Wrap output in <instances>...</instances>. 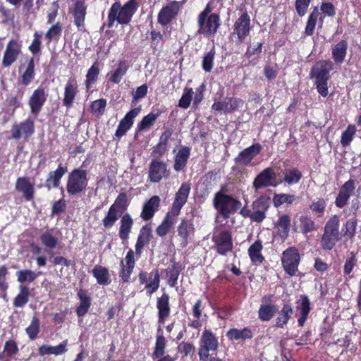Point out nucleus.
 <instances>
[{"instance_id": "1", "label": "nucleus", "mask_w": 361, "mask_h": 361, "mask_svg": "<svg viewBox=\"0 0 361 361\" xmlns=\"http://www.w3.org/2000/svg\"><path fill=\"white\" fill-rule=\"evenodd\" d=\"M137 9L135 0H130L123 6L118 2L114 3L109 12L108 27H111L115 21L120 24H128Z\"/></svg>"}, {"instance_id": "2", "label": "nucleus", "mask_w": 361, "mask_h": 361, "mask_svg": "<svg viewBox=\"0 0 361 361\" xmlns=\"http://www.w3.org/2000/svg\"><path fill=\"white\" fill-rule=\"evenodd\" d=\"M214 206L224 218H228L231 214L240 209L241 202L229 195L219 192L216 193L214 198Z\"/></svg>"}, {"instance_id": "3", "label": "nucleus", "mask_w": 361, "mask_h": 361, "mask_svg": "<svg viewBox=\"0 0 361 361\" xmlns=\"http://www.w3.org/2000/svg\"><path fill=\"white\" fill-rule=\"evenodd\" d=\"M339 217L336 215L331 216L327 221L324 233L322 238L321 245L324 249L331 250L339 240Z\"/></svg>"}, {"instance_id": "4", "label": "nucleus", "mask_w": 361, "mask_h": 361, "mask_svg": "<svg viewBox=\"0 0 361 361\" xmlns=\"http://www.w3.org/2000/svg\"><path fill=\"white\" fill-rule=\"evenodd\" d=\"M211 10L207 6L200 13L198 18L199 30L198 32L205 36L214 35L219 26V17L216 14H209Z\"/></svg>"}, {"instance_id": "5", "label": "nucleus", "mask_w": 361, "mask_h": 361, "mask_svg": "<svg viewBox=\"0 0 361 361\" xmlns=\"http://www.w3.org/2000/svg\"><path fill=\"white\" fill-rule=\"evenodd\" d=\"M87 185V172L83 169H75L69 175L66 190L69 195H75L82 190Z\"/></svg>"}, {"instance_id": "6", "label": "nucleus", "mask_w": 361, "mask_h": 361, "mask_svg": "<svg viewBox=\"0 0 361 361\" xmlns=\"http://www.w3.org/2000/svg\"><path fill=\"white\" fill-rule=\"evenodd\" d=\"M281 262L285 271L290 276L295 275L300 262L298 250L295 247H289L283 251Z\"/></svg>"}, {"instance_id": "7", "label": "nucleus", "mask_w": 361, "mask_h": 361, "mask_svg": "<svg viewBox=\"0 0 361 361\" xmlns=\"http://www.w3.org/2000/svg\"><path fill=\"white\" fill-rule=\"evenodd\" d=\"M243 102L236 97H225L221 100L215 99L212 109L220 114H226L242 107Z\"/></svg>"}, {"instance_id": "8", "label": "nucleus", "mask_w": 361, "mask_h": 361, "mask_svg": "<svg viewBox=\"0 0 361 361\" xmlns=\"http://www.w3.org/2000/svg\"><path fill=\"white\" fill-rule=\"evenodd\" d=\"M278 184L276 173L271 168L264 169L253 181V187L256 190L262 188L276 187Z\"/></svg>"}, {"instance_id": "9", "label": "nucleus", "mask_w": 361, "mask_h": 361, "mask_svg": "<svg viewBox=\"0 0 361 361\" xmlns=\"http://www.w3.org/2000/svg\"><path fill=\"white\" fill-rule=\"evenodd\" d=\"M190 192V185L188 183H183L175 195V199L169 212L173 216H178L182 207L186 203Z\"/></svg>"}, {"instance_id": "10", "label": "nucleus", "mask_w": 361, "mask_h": 361, "mask_svg": "<svg viewBox=\"0 0 361 361\" xmlns=\"http://www.w3.org/2000/svg\"><path fill=\"white\" fill-rule=\"evenodd\" d=\"M213 241L215 243L218 253L220 255H225L233 248L231 233L228 231L224 230L219 234L214 235Z\"/></svg>"}, {"instance_id": "11", "label": "nucleus", "mask_w": 361, "mask_h": 361, "mask_svg": "<svg viewBox=\"0 0 361 361\" xmlns=\"http://www.w3.org/2000/svg\"><path fill=\"white\" fill-rule=\"evenodd\" d=\"M334 68V63L330 60L317 62L312 68L310 75L316 80H326L329 79V72Z\"/></svg>"}, {"instance_id": "12", "label": "nucleus", "mask_w": 361, "mask_h": 361, "mask_svg": "<svg viewBox=\"0 0 361 361\" xmlns=\"http://www.w3.org/2000/svg\"><path fill=\"white\" fill-rule=\"evenodd\" d=\"M21 52V44L17 40H11L6 48L4 54L2 65L4 67H9L17 59Z\"/></svg>"}, {"instance_id": "13", "label": "nucleus", "mask_w": 361, "mask_h": 361, "mask_svg": "<svg viewBox=\"0 0 361 361\" xmlns=\"http://www.w3.org/2000/svg\"><path fill=\"white\" fill-rule=\"evenodd\" d=\"M250 30V18L247 13H243L233 25V34L236 35L240 42L249 35Z\"/></svg>"}, {"instance_id": "14", "label": "nucleus", "mask_w": 361, "mask_h": 361, "mask_svg": "<svg viewBox=\"0 0 361 361\" xmlns=\"http://www.w3.org/2000/svg\"><path fill=\"white\" fill-rule=\"evenodd\" d=\"M169 175L167 165L163 161L153 160L149 167V179L151 182L158 183Z\"/></svg>"}, {"instance_id": "15", "label": "nucleus", "mask_w": 361, "mask_h": 361, "mask_svg": "<svg viewBox=\"0 0 361 361\" xmlns=\"http://www.w3.org/2000/svg\"><path fill=\"white\" fill-rule=\"evenodd\" d=\"M181 4L178 1H171L164 7L158 16V21L160 24L166 25L178 14Z\"/></svg>"}, {"instance_id": "16", "label": "nucleus", "mask_w": 361, "mask_h": 361, "mask_svg": "<svg viewBox=\"0 0 361 361\" xmlns=\"http://www.w3.org/2000/svg\"><path fill=\"white\" fill-rule=\"evenodd\" d=\"M140 108H135L130 111L125 117L120 121L116 130L115 135L117 137H121L131 128L133 124L134 118L139 114Z\"/></svg>"}, {"instance_id": "17", "label": "nucleus", "mask_w": 361, "mask_h": 361, "mask_svg": "<svg viewBox=\"0 0 361 361\" xmlns=\"http://www.w3.org/2000/svg\"><path fill=\"white\" fill-rule=\"evenodd\" d=\"M47 94L44 89L39 87L36 89L31 95L29 100L31 112L38 114L47 99Z\"/></svg>"}, {"instance_id": "18", "label": "nucleus", "mask_w": 361, "mask_h": 361, "mask_svg": "<svg viewBox=\"0 0 361 361\" xmlns=\"http://www.w3.org/2000/svg\"><path fill=\"white\" fill-rule=\"evenodd\" d=\"M11 133L16 140L20 139L21 136L27 138L34 133V122L27 119L20 125H15L12 128Z\"/></svg>"}, {"instance_id": "19", "label": "nucleus", "mask_w": 361, "mask_h": 361, "mask_svg": "<svg viewBox=\"0 0 361 361\" xmlns=\"http://www.w3.org/2000/svg\"><path fill=\"white\" fill-rule=\"evenodd\" d=\"M135 267V258L134 252L132 250H130L126 257L121 262V273L120 276L123 281H128L130 278V275Z\"/></svg>"}, {"instance_id": "20", "label": "nucleus", "mask_w": 361, "mask_h": 361, "mask_svg": "<svg viewBox=\"0 0 361 361\" xmlns=\"http://www.w3.org/2000/svg\"><path fill=\"white\" fill-rule=\"evenodd\" d=\"M355 188L354 180H349L345 182L341 187L339 194L336 199V205L340 208L344 207L347 204Z\"/></svg>"}, {"instance_id": "21", "label": "nucleus", "mask_w": 361, "mask_h": 361, "mask_svg": "<svg viewBox=\"0 0 361 361\" xmlns=\"http://www.w3.org/2000/svg\"><path fill=\"white\" fill-rule=\"evenodd\" d=\"M16 189L20 192L27 201H30L34 197V183H31L25 177H20L16 180Z\"/></svg>"}, {"instance_id": "22", "label": "nucleus", "mask_w": 361, "mask_h": 361, "mask_svg": "<svg viewBox=\"0 0 361 361\" xmlns=\"http://www.w3.org/2000/svg\"><path fill=\"white\" fill-rule=\"evenodd\" d=\"M78 93V84L74 78H70L65 86L63 105L68 108L72 106L75 97Z\"/></svg>"}, {"instance_id": "23", "label": "nucleus", "mask_w": 361, "mask_h": 361, "mask_svg": "<svg viewBox=\"0 0 361 361\" xmlns=\"http://www.w3.org/2000/svg\"><path fill=\"white\" fill-rule=\"evenodd\" d=\"M296 311L299 312L301 316L298 319V324L302 326L307 318L310 312V302L306 295H301L299 300L296 302Z\"/></svg>"}, {"instance_id": "24", "label": "nucleus", "mask_w": 361, "mask_h": 361, "mask_svg": "<svg viewBox=\"0 0 361 361\" xmlns=\"http://www.w3.org/2000/svg\"><path fill=\"white\" fill-rule=\"evenodd\" d=\"M259 144L253 145L242 151L237 157V161L243 165H247L261 151Z\"/></svg>"}, {"instance_id": "25", "label": "nucleus", "mask_w": 361, "mask_h": 361, "mask_svg": "<svg viewBox=\"0 0 361 361\" xmlns=\"http://www.w3.org/2000/svg\"><path fill=\"white\" fill-rule=\"evenodd\" d=\"M192 224L183 219L178 226V235L179 236L180 244L182 247H185L188 243V237L193 232Z\"/></svg>"}, {"instance_id": "26", "label": "nucleus", "mask_w": 361, "mask_h": 361, "mask_svg": "<svg viewBox=\"0 0 361 361\" xmlns=\"http://www.w3.org/2000/svg\"><path fill=\"white\" fill-rule=\"evenodd\" d=\"M68 341H64L56 346L42 345L39 348V354L40 355H61L67 351Z\"/></svg>"}, {"instance_id": "27", "label": "nucleus", "mask_w": 361, "mask_h": 361, "mask_svg": "<svg viewBox=\"0 0 361 361\" xmlns=\"http://www.w3.org/2000/svg\"><path fill=\"white\" fill-rule=\"evenodd\" d=\"M348 42L341 40L332 48V59L337 64H341L346 56Z\"/></svg>"}, {"instance_id": "28", "label": "nucleus", "mask_w": 361, "mask_h": 361, "mask_svg": "<svg viewBox=\"0 0 361 361\" xmlns=\"http://www.w3.org/2000/svg\"><path fill=\"white\" fill-rule=\"evenodd\" d=\"M160 203V198L158 196H153L144 205L141 216L144 220H149L152 218L155 211Z\"/></svg>"}, {"instance_id": "29", "label": "nucleus", "mask_w": 361, "mask_h": 361, "mask_svg": "<svg viewBox=\"0 0 361 361\" xmlns=\"http://www.w3.org/2000/svg\"><path fill=\"white\" fill-rule=\"evenodd\" d=\"M128 68L129 65L126 61H119L116 64L115 70L109 73V80L114 83L120 82L123 77L126 75Z\"/></svg>"}, {"instance_id": "30", "label": "nucleus", "mask_w": 361, "mask_h": 361, "mask_svg": "<svg viewBox=\"0 0 361 361\" xmlns=\"http://www.w3.org/2000/svg\"><path fill=\"white\" fill-rule=\"evenodd\" d=\"M157 308L159 310V322L164 323L170 312L169 296L167 294H164L158 298Z\"/></svg>"}, {"instance_id": "31", "label": "nucleus", "mask_w": 361, "mask_h": 361, "mask_svg": "<svg viewBox=\"0 0 361 361\" xmlns=\"http://www.w3.org/2000/svg\"><path fill=\"white\" fill-rule=\"evenodd\" d=\"M276 228L280 237L285 240L288 236L290 226V219L288 215H282L276 223Z\"/></svg>"}, {"instance_id": "32", "label": "nucleus", "mask_w": 361, "mask_h": 361, "mask_svg": "<svg viewBox=\"0 0 361 361\" xmlns=\"http://www.w3.org/2000/svg\"><path fill=\"white\" fill-rule=\"evenodd\" d=\"M177 216L169 212L162 223L157 228V235L161 237L166 235L176 223Z\"/></svg>"}, {"instance_id": "33", "label": "nucleus", "mask_w": 361, "mask_h": 361, "mask_svg": "<svg viewBox=\"0 0 361 361\" xmlns=\"http://www.w3.org/2000/svg\"><path fill=\"white\" fill-rule=\"evenodd\" d=\"M190 156V149L187 147H183L178 152L174 163V169L176 171H180L185 166L188 159Z\"/></svg>"}, {"instance_id": "34", "label": "nucleus", "mask_w": 361, "mask_h": 361, "mask_svg": "<svg viewBox=\"0 0 361 361\" xmlns=\"http://www.w3.org/2000/svg\"><path fill=\"white\" fill-rule=\"evenodd\" d=\"M66 169L59 166V168L49 173V176L46 180V185L48 188L57 187L59 181L66 173Z\"/></svg>"}, {"instance_id": "35", "label": "nucleus", "mask_w": 361, "mask_h": 361, "mask_svg": "<svg viewBox=\"0 0 361 361\" xmlns=\"http://www.w3.org/2000/svg\"><path fill=\"white\" fill-rule=\"evenodd\" d=\"M133 223V221L130 214H126L122 216L119 228V236L123 240L128 238Z\"/></svg>"}, {"instance_id": "36", "label": "nucleus", "mask_w": 361, "mask_h": 361, "mask_svg": "<svg viewBox=\"0 0 361 361\" xmlns=\"http://www.w3.org/2000/svg\"><path fill=\"white\" fill-rule=\"evenodd\" d=\"M226 336L229 340H246L250 339L252 337V333L248 328H244L243 329H238L235 328L230 329Z\"/></svg>"}, {"instance_id": "37", "label": "nucleus", "mask_w": 361, "mask_h": 361, "mask_svg": "<svg viewBox=\"0 0 361 361\" xmlns=\"http://www.w3.org/2000/svg\"><path fill=\"white\" fill-rule=\"evenodd\" d=\"M302 178V173L295 168L286 169L283 173V180L288 185L298 183Z\"/></svg>"}, {"instance_id": "38", "label": "nucleus", "mask_w": 361, "mask_h": 361, "mask_svg": "<svg viewBox=\"0 0 361 361\" xmlns=\"http://www.w3.org/2000/svg\"><path fill=\"white\" fill-rule=\"evenodd\" d=\"M202 345L211 350H216L219 346L216 336L209 330H204L201 337Z\"/></svg>"}, {"instance_id": "39", "label": "nucleus", "mask_w": 361, "mask_h": 361, "mask_svg": "<svg viewBox=\"0 0 361 361\" xmlns=\"http://www.w3.org/2000/svg\"><path fill=\"white\" fill-rule=\"evenodd\" d=\"M93 276L96 278L98 283L106 285L110 283L109 271L106 268L97 265L92 271Z\"/></svg>"}, {"instance_id": "40", "label": "nucleus", "mask_w": 361, "mask_h": 361, "mask_svg": "<svg viewBox=\"0 0 361 361\" xmlns=\"http://www.w3.org/2000/svg\"><path fill=\"white\" fill-rule=\"evenodd\" d=\"M262 245L259 241L254 243L248 249L249 256L251 261L255 263H262L264 257L261 253Z\"/></svg>"}, {"instance_id": "41", "label": "nucleus", "mask_w": 361, "mask_h": 361, "mask_svg": "<svg viewBox=\"0 0 361 361\" xmlns=\"http://www.w3.org/2000/svg\"><path fill=\"white\" fill-rule=\"evenodd\" d=\"M292 314L293 309L290 305H285L279 313V316L276 319V325L279 327H283L286 325Z\"/></svg>"}, {"instance_id": "42", "label": "nucleus", "mask_w": 361, "mask_h": 361, "mask_svg": "<svg viewBox=\"0 0 361 361\" xmlns=\"http://www.w3.org/2000/svg\"><path fill=\"white\" fill-rule=\"evenodd\" d=\"M276 310L277 309L274 305H261L258 312L259 318L262 321H269L272 318Z\"/></svg>"}, {"instance_id": "43", "label": "nucleus", "mask_w": 361, "mask_h": 361, "mask_svg": "<svg viewBox=\"0 0 361 361\" xmlns=\"http://www.w3.org/2000/svg\"><path fill=\"white\" fill-rule=\"evenodd\" d=\"M35 63L34 59L30 58L28 60V64L25 69V71L21 75V81L24 85H27L31 82L35 76Z\"/></svg>"}, {"instance_id": "44", "label": "nucleus", "mask_w": 361, "mask_h": 361, "mask_svg": "<svg viewBox=\"0 0 361 361\" xmlns=\"http://www.w3.org/2000/svg\"><path fill=\"white\" fill-rule=\"evenodd\" d=\"M30 292L26 286H20V293L15 298L13 305L16 307H21L28 302Z\"/></svg>"}, {"instance_id": "45", "label": "nucleus", "mask_w": 361, "mask_h": 361, "mask_svg": "<svg viewBox=\"0 0 361 361\" xmlns=\"http://www.w3.org/2000/svg\"><path fill=\"white\" fill-rule=\"evenodd\" d=\"M16 276L18 281L20 283H31L37 277V274L35 271L29 269L20 270L16 272Z\"/></svg>"}, {"instance_id": "46", "label": "nucleus", "mask_w": 361, "mask_h": 361, "mask_svg": "<svg viewBox=\"0 0 361 361\" xmlns=\"http://www.w3.org/2000/svg\"><path fill=\"white\" fill-rule=\"evenodd\" d=\"M99 74V68L96 64H93L88 70L86 75L85 86L88 90L96 82Z\"/></svg>"}, {"instance_id": "47", "label": "nucleus", "mask_w": 361, "mask_h": 361, "mask_svg": "<svg viewBox=\"0 0 361 361\" xmlns=\"http://www.w3.org/2000/svg\"><path fill=\"white\" fill-rule=\"evenodd\" d=\"M78 296L80 299V304L77 308L76 312L77 314L80 317L85 315L87 312L90 306V301L83 291H80L78 293Z\"/></svg>"}, {"instance_id": "48", "label": "nucleus", "mask_w": 361, "mask_h": 361, "mask_svg": "<svg viewBox=\"0 0 361 361\" xmlns=\"http://www.w3.org/2000/svg\"><path fill=\"white\" fill-rule=\"evenodd\" d=\"M319 15V10L317 7L314 8L308 18V20L305 27V34L312 35L316 26V23Z\"/></svg>"}, {"instance_id": "49", "label": "nucleus", "mask_w": 361, "mask_h": 361, "mask_svg": "<svg viewBox=\"0 0 361 361\" xmlns=\"http://www.w3.org/2000/svg\"><path fill=\"white\" fill-rule=\"evenodd\" d=\"M128 197L126 193H120L116 197L114 203L110 207L114 208V210L118 212L120 214L128 207Z\"/></svg>"}, {"instance_id": "50", "label": "nucleus", "mask_w": 361, "mask_h": 361, "mask_svg": "<svg viewBox=\"0 0 361 361\" xmlns=\"http://www.w3.org/2000/svg\"><path fill=\"white\" fill-rule=\"evenodd\" d=\"M121 214L118 212L114 210V208L110 207L107 214L103 219L104 226L106 228L112 227Z\"/></svg>"}, {"instance_id": "51", "label": "nucleus", "mask_w": 361, "mask_h": 361, "mask_svg": "<svg viewBox=\"0 0 361 361\" xmlns=\"http://www.w3.org/2000/svg\"><path fill=\"white\" fill-rule=\"evenodd\" d=\"M297 199V197L290 194H277L273 197V202L276 207H279L283 204H292Z\"/></svg>"}, {"instance_id": "52", "label": "nucleus", "mask_w": 361, "mask_h": 361, "mask_svg": "<svg viewBox=\"0 0 361 361\" xmlns=\"http://www.w3.org/2000/svg\"><path fill=\"white\" fill-rule=\"evenodd\" d=\"M40 240L42 245L49 250L54 249L58 244V240L54 237L50 232L42 233L40 235Z\"/></svg>"}, {"instance_id": "53", "label": "nucleus", "mask_w": 361, "mask_h": 361, "mask_svg": "<svg viewBox=\"0 0 361 361\" xmlns=\"http://www.w3.org/2000/svg\"><path fill=\"white\" fill-rule=\"evenodd\" d=\"M194 92L192 88L185 87L183 94L178 102V106L183 109H188L192 99Z\"/></svg>"}, {"instance_id": "54", "label": "nucleus", "mask_w": 361, "mask_h": 361, "mask_svg": "<svg viewBox=\"0 0 361 361\" xmlns=\"http://www.w3.org/2000/svg\"><path fill=\"white\" fill-rule=\"evenodd\" d=\"M75 23L78 27H81L83 25V22L85 17V8L82 4L78 3L76 4L75 11Z\"/></svg>"}, {"instance_id": "55", "label": "nucleus", "mask_w": 361, "mask_h": 361, "mask_svg": "<svg viewBox=\"0 0 361 361\" xmlns=\"http://www.w3.org/2000/svg\"><path fill=\"white\" fill-rule=\"evenodd\" d=\"M25 331L29 338L32 340L35 339L39 331V321L34 317L32 319L30 324L25 329Z\"/></svg>"}, {"instance_id": "56", "label": "nucleus", "mask_w": 361, "mask_h": 361, "mask_svg": "<svg viewBox=\"0 0 361 361\" xmlns=\"http://www.w3.org/2000/svg\"><path fill=\"white\" fill-rule=\"evenodd\" d=\"M165 347H166V339L165 338L160 335L157 337L156 344L154 351L153 353V356L156 357H160L164 355L165 353Z\"/></svg>"}, {"instance_id": "57", "label": "nucleus", "mask_w": 361, "mask_h": 361, "mask_svg": "<svg viewBox=\"0 0 361 361\" xmlns=\"http://www.w3.org/2000/svg\"><path fill=\"white\" fill-rule=\"evenodd\" d=\"M301 231L303 233H307L315 229V224L313 220L307 216L300 217Z\"/></svg>"}, {"instance_id": "58", "label": "nucleus", "mask_w": 361, "mask_h": 361, "mask_svg": "<svg viewBox=\"0 0 361 361\" xmlns=\"http://www.w3.org/2000/svg\"><path fill=\"white\" fill-rule=\"evenodd\" d=\"M157 118V116L150 113L145 116L142 120L140 121V123L138 124L137 128L138 130L142 131L146 129L149 128L152 124L154 123Z\"/></svg>"}, {"instance_id": "59", "label": "nucleus", "mask_w": 361, "mask_h": 361, "mask_svg": "<svg viewBox=\"0 0 361 361\" xmlns=\"http://www.w3.org/2000/svg\"><path fill=\"white\" fill-rule=\"evenodd\" d=\"M355 127L353 125H349L347 129L343 133L341 142L343 146L348 145L352 141L353 136L355 133Z\"/></svg>"}, {"instance_id": "60", "label": "nucleus", "mask_w": 361, "mask_h": 361, "mask_svg": "<svg viewBox=\"0 0 361 361\" xmlns=\"http://www.w3.org/2000/svg\"><path fill=\"white\" fill-rule=\"evenodd\" d=\"M152 281L146 285V288L149 294L155 292L159 286V274L157 270L151 273Z\"/></svg>"}, {"instance_id": "61", "label": "nucleus", "mask_w": 361, "mask_h": 361, "mask_svg": "<svg viewBox=\"0 0 361 361\" xmlns=\"http://www.w3.org/2000/svg\"><path fill=\"white\" fill-rule=\"evenodd\" d=\"M215 52L211 50L203 58L202 68L206 72H210L213 68Z\"/></svg>"}, {"instance_id": "62", "label": "nucleus", "mask_w": 361, "mask_h": 361, "mask_svg": "<svg viewBox=\"0 0 361 361\" xmlns=\"http://www.w3.org/2000/svg\"><path fill=\"white\" fill-rule=\"evenodd\" d=\"M356 226L357 221L355 219H350L348 220L343 228L344 235L349 238H353L355 233Z\"/></svg>"}, {"instance_id": "63", "label": "nucleus", "mask_w": 361, "mask_h": 361, "mask_svg": "<svg viewBox=\"0 0 361 361\" xmlns=\"http://www.w3.org/2000/svg\"><path fill=\"white\" fill-rule=\"evenodd\" d=\"M61 30L62 28L60 23H56L48 30L45 37L49 41H51L59 37L61 33Z\"/></svg>"}, {"instance_id": "64", "label": "nucleus", "mask_w": 361, "mask_h": 361, "mask_svg": "<svg viewBox=\"0 0 361 361\" xmlns=\"http://www.w3.org/2000/svg\"><path fill=\"white\" fill-rule=\"evenodd\" d=\"M269 207L268 200L265 197H259L252 203L254 211H262L266 212Z\"/></svg>"}]
</instances>
